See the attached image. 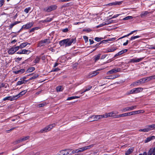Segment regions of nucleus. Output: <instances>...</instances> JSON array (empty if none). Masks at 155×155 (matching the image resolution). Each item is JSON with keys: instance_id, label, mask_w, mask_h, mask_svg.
I'll return each mask as SVG.
<instances>
[{"instance_id": "nucleus-1", "label": "nucleus", "mask_w": 155, "mask_h": 155, "mask_svg": "<svg viewBox=\"0 0 155 155\" xmlns=\"http://www.w3.org/2000/svg\"><path fill=\"white\" fill-rule=\"evenodd\" d=\"M143 90V88L141 87H137L132 89L131 90L127 92V94H137L139 92H141Z\"/></svg>"}, {"instance_id": "nucleus-2", "label": "nucleus", "mask_w": 155, "mask_h": 155, "mask_svg": "<svg viewBox=\"0 0 155 155\" xmlns=\"http://www.w3.org/2000/svg\"><path fill=\"white\" fill-rule=\"evenodd\" d=\"M55 126V124L49 125L45 127L41 130L40 132L41 133H45L48 131H49L54 127Z\"/></svg>"}, {"instance_id": "nucleus-3", "label": "nucleus", "mask_w": 155, "mask_h": 155, "mask_svg": "<svg viewBox=\"0 0 155 155\" xmlns=\"http://www.w3.org/2000/svg\"><path fill=\"white\" fill-rule=\"evenodd\" d=\"M118 112H109L108 113H106L105 114H103L104 115V117L105 118H107V117H113L115 118V116H116V114H118Z\"/></svg>"}, {"instance_id": "nucleus-4", "label": "nucleus", "mask_w": 155, "mask_h": 155, "mask_svg": "<svg viewBox=\"0 0 155 155\" xmlns=\"http://www.w3.org/2000/svg\"><path fill=\"white\" fill-rule=\"evenodd\" d=\"M57 6L56 5H53L44 8V10L46 12H50L56 9L57 8Z\"/></svg>"}, {"instance_id": "nucleus-5", "label": "nucleus", "mask_w": 155, "mask_h": 155, "mask_svg": "<svg viewBox=\"0 0 155 155\" xmlns=\"http://www.w3.org/2000/svg\"><path fill=\"white\" fill-rule=\"evenodd\" d=\"M67 41L66 43L65 44V47H68L70 46L72 43H75L76 42L75 38H72V39H66Z\"/></svg>"}, {"instance_id": "nucleus-6", "label": "nucleus", "mask_w": 155, "mask_h": 155, "mask_svg": "<svg viewBox=\"0 0 155 155\" xmlns=\"http://www.w3.org/2000/svg\"><path fill=\"white\" fill-rule=\"evenodd\" d=\"M121 71L120 68H115L110 71H108L107 73V75H109L114 73H115L117 72H120Z\"/></svg>"}, {"instance_id": "nucleus-7", "label": "nucleus", "mask_w": 155, "mask_h": 155, "mask_svg": "<svg viewBox=\"0 0 155 155\" xmlns=\"http://www.w3.org/2000/svg\"><path fill=\"white\" fill-rule=\"evenodd\" d=\"M137 107V106H134L130 107H127L124 108L121 111L123 112H125L127 111L131 110L136 109Z\"/></svg>"}, {"instance_id": "nucleus-8", "label": "nucleus", "mask_w": 155, "mask_h": 155, "mask_svg": "<svg viewBox=\"0 0 155 155\" xmlns=\"http://www.w3.org/2000/svg\"><path fill=\"white\" fill-rule=\"evenodd\" d=\"M31 52V51L26 49H22L17 52V54H28Z\"/></svg>"}, {"instance_id": "nucleus-9", "label": "nucleus", "mask_w": 155, "mask_h": 155, "mask_svg": "<svg viewBox=\"0 0 155 155\" xmlns=\"http://www.w3.org/2000/svg\"><path fill=\"white\" fill-rule=\"evenodd\" d=\"M33 25V23L32 22H29L26 25H24L22 28H24L25 29H28L29 28H31Z\"/></svg>"}, {"instance_id": "nucleus-10", "label": "nucleus", "mask_w": 155, "mask_h": 155, "mask_svg": "<svg viewBox=\"0 0 155 155\" xmlns=\"http://www.w3.org/2000/svg\"><path fill=\"white\" fill-rule=\"evenodd\" d=\"M143 58H135L130 59V62L132 63H137L141 61L143 59Z\"/></svg>"}, {"instance_id": "nucleus-11", "label": "nucleus", "mask_w": 155, "mask_h": 155, "mask_svg": "<svg viewBox=\"0 0 155 155\" xmlns=\"http://www.w3.org/2000/svg\"><path fill=\"white\" fill-rule=\"evenodd\" d=\"M145 83L144 78L140 79L137 81L136 82L134 83V85H137L138 84H141Z\"/></svg>"}, {"instance_id": "nucleus-12", "label": "nucleus", "mask_w": 155, "mask_h": 155, "mask_svg": "<svg viewBox=\"0 0 155 155\" xmlns=\"http://www.w3.org/2000/svg\"><path fill=\"white\" fill-rule=\"evenodd\" d=\"M99 72H97V71H94L92 72V73L90 74H89L87 76V78H91L92 77H94L97 74H99Z\"/></svg>"}, {"instance_id": "nucleus-13", "label": "nucleus", "mask_w": 155, "mask_h": 155, "mask_svg": "<svg viewBox=\"0 0 155 155\" xmlns=\"http://www.w3.org/2000/svg\"><path fill=\"white\" fill-rule=\"evenodd\" d=\"M51 43L50 40L49 39H46L43 40L41 41L39 43L40 45L45 43L46 44H49Z\"/></svg>"}, {"instance_id": "nucleus-14", "label": "nucleus", "mask_w": 155, "mask_h": 155, "mask_svg": "<svg viewBox=\"0 0 155 155\" xmlns=\"http://www.w3.org/2000/svg\"><path fill=\"white\" fill-rule=\"evenodd\" d=\"M155 78V75L151 76L146 78H144L145 83L147 82L150 80Z\"/></svg>"}, {"instance_id": "nucleus-15", "label": "nucleus", "mask_w": 155, "mask_h": 155, "mask_svg": "<svg viewBox=\"0 0 155 155\" xmlns=\"http://www.w3.org/2000/svg\"><path fill=\"white\" fill-rule=\"evenodd\" d=\"M119 75H113L109 76H107L105 78L108 79H113L119 77Z\"/></svg>"}, {"instance_id": "nucleus-16", "label": "nucleus", "mask_w": 155, "mask_h": 155, "mask_svg": "<svg viewBox=\"0 0 155 155\" xmlns=\"http://www.w3.org/2000/svg\"><path fill=\"white\" fill-rule=\"evenodd\" d=\"M20 22L21 21H15L13 23H11L8 26L9 29V30L11 29L15 25L19 23H20Z\"/></svg>"}, {"instance_id": "nucleus-17", "label": "nucleus", "mask_w": 155, "mask_h": 155, "mask_svg": "<svg viewBox=\"0 0 155 155\" xmlns=\"http://www.w3.org/2000/svg\"><path fill=\"white\" fill-rule=\"evenodd\" d=\"M8 53L10 54H13L15 52V49L14 48V47H12L10 48L8 51Z\"/></svg>"}, {"instance_id": "nucleus-18", "label": "nucleus", "mask_w": 155, "mask_h": 155, "mask_svg": "<svg viewBox=\"0 0 155 155\" xmlns=\"http://www.w3.org/2000/svg\"><path fill=\"white\" fill-rule=\"evenodd\" d=\"M129 114H128V113H127L118 115H116V116H115V118H117L121 117H125L128 116V115H129Z\"/></svg>"}, {"instance_id": "nucleus-19", "label": "nucleus", "mask_w": 155, "mask_h": 155, "mask_svg": "<svg viewBox=\"0 0 155 155\" xmlns=\"http://www.w3.org/2000/svg\"><path fill=\"white\" fill-rule=\"evenodd\" d=\"M25 70L24 69H21L19 70L14 71L13 72L15 74H21L25 71Z\"/></svg>"}, {"instance_id": "nucleus-20", "label": "nucleus", "mask_w": 155, "mask_h": 155, "mask_svg": "<svg viewBox=\"0 0 155 155\" xmlns=\"http://www.w3.org/2000/svg\"><path fill=\"white\" fill-rule=\"evenodd\" d=\"M121 2H116L109 3L108 5L109 6L116 5H120L121 4Z\"/></svg>"}, {"instance_id": "nucleus-21", "label": "nucleus", "mask_w": 155, "mask_h": 155, "mask_svg": "<svg viewBox=\"0 0 155 155\" xmlns=\"http://www.w3.org/2000/svg\"><path fill=\"white\" fill-rule=\"evenodd\" d=\"M27 92V91L25 90L21 92L19 94L16 95V96L18 97H19L22 96L25 94Z\"/></svg>"}, {"instance_id": "nucleus-22", "label": "nucleus", "mask_w": 155, "mask_h": 155, "mask_svg": "<svg viewBox=\"0 0 155 155\" xmlns=\"http://www.w3.org/2000/svg\"><path fill=\"white\" fill-rule=\"evenodd\" d=\"M67 41L66 39H64L60 41L59 42V44L60 46H62L64 45H65V44L66 43Z\"/></svg>"}, {"instance_id": "nucleus-23", "label": "nucleus", "mask_w": 155, "mask_h": 155, "mask_svg": "<svg viewBox=\"0 0 155 155\" xmlns=\"http://www.w3.org/2000/svg\"><path fill=\"white\" fill-rule=\"evenodd\" d=\"M133 151V149L132 148H130L125 152V155H128L132 153Z\"/></svg>"}, {"instance_id": "nucleus-24", "label": "nucleus", "mask_w": 155, "mask_h": 155, "mask_svg": "<svg viewBox=\"0 0 155 155\" xmlns=\"http://www.w3.org/2000/svg\"><path fill=\"white\" fill-rule=\"evenodd\" d=\"M27 82V80H23L21 81H19L17 82V85H20L23 84H25Z\"/></svg>"}, {"instance_id": "nucleus-25", "label": "nucleus", "mask_w": 155, "mask_h": 155, "mask_svg": "<svg viewBox=\"0 0 155 155\" xmlns=\"http://www.w3.org/2000/svg\"><path fill=\"white\" fill-rule=\"evenodd\" d=\"M90 118H91L92 119V120L91 121L97 120V115H92V116H90L89 117V119Z\"/></svg>"}, {"instance_id": "nucleus-26", "label": "nucleus", "mask_w": 155, "mask_h": 155, "mask_svg": "<svg viewBox=\"0 0 155 155\" xmlns=\"http://www.w3.org/2000/svg\"><path fill=\"white\" fill-rule=\"evenodd\" d=\"M150 13V12L147 11H144L142 12L140 15V16L141 18H143V17L147 15V14Z\"/></svg>"}, {"instance_id": "nucleus-27", "label": "nucleus", "mask_w": 155, "mask_h": 155, "mask_svg": "<svg viewBox=\"0 0 155 155\" xmlns=\"http://www.w3.org/2000/svg\"><path fill=\"white\" fill-rule=\"evenodd\" d=\"M28 45H30V44L27 42H24L21 43L20 45V48H22L25 47Z\"/></svg>"}, {"instance_id": "nucleus-28", "label": "nucleus", "mask_w": 155, "mask_h": 155, "mask_svg": "<svg viewBox=\"0 0 155 155\" xmlns=\"http://www.w3.org/2000/svg\"><path fill=\"white\" fill-rule=\"evenodd\" d=\"M56 89L57 91L58 92L62 91L63 89V88L62 86H59L57 87Z\"/></svg>"}, {"instance_id": "nucleus-29", "label": "nucleus", "mask_w": 155, "mask_h": 155, "mask_svg": "<svg viewBox=\"0 0 155 155\" xmlns=\"http://www.w3.org/2000/svg\"><path fill=\"white\" fill-rule=\"evenodd\" d=\"M155 136H151V137H147L146 140H144V142L145 143H147L150 140H152L153 139V137H154Z\"/></svg>"}, {"instance_id": "nucleus-30", "label": "nucleus", "mask_w": 155, "mask_h": 155, "mask_svg": "<svg viewBox=\"0 0 155 155\" xmlns=\"http://www.w3.org/2000/svg\"><path fill=\"white\" fill-rule=\"evenodd\" d=\"M29 138V136H26L25 137L21 138L20 140H18V142H21L25 140H26L28 139Z\"/></svg>"}, {"instance_id": "nucleus-31", "label": "nucleus", "mask_w": 155, "mask_h": 155, "mask_svg": "<svg viewBox=\"0 0 155 155\" xmlns=\"http://www.w3.org/2000/svg\"><path fill=\"white\" fill-rule=\"evenodd\" d=\"M79 98V97H78V96H72V97H68L67 98V100H73V99H76V98Z\"/></svg>"}, {"instance_id": "nucleus-32", "label": "nucleus", "mask_w": 155, "mask_h": 155, "mask_svg": "<svg viewBox=\"0 0 155 155\" xmlns=\"http://www.w3.org/2000/svg\"><path fill=\"white\" fill-rule=\"evenodd\" d=\"M40 59V57L37 56L35 60L33 61L34 63H37L39 62Z\"/></svg>"}, {"instance_id": "nucleus-33", "label": "nucleus", "mask_w": 155, "mask_h": 155, "mask_svg": "<svg viewBox=\"0 0 155 155\" xmlns=\"http://www.w3.org/2000/svg\"><path fill=\"white\" fill-rule=\"evenodd\" d=\"M116 48H108L107 51V52H113L114 51L116 50Z\"/></svg>"}, {"instance_id": "nucleus-34", "label": "nucleus", "mask_w": 155, "mask_h": 155, "mask_svg": "<svg viewBox=\"0 0 155 155\" xmlns=\"http://www.w3.org/2000/svg\"><path fill=\"white\" fill-rule=\"evenodd\" d=\"M109 24V23H103L102 24H100V25H97V28H99L101 27H102L104 25H107Z\"/></svg>"}, {"instance_id": "nucleus-35", "label": "nucleus", "mask_w": 155, "mask_h": 155, "mask_svg": "<svg viewBox=\"0 0 155 155\" xmlns=\"http://www.w3.org/2000/svg\"><path fill=\"white\" fill-rule=\"evenodd\" d=\"M18 98L17 96H16V95L15 96H14L13 97L10 96V100L11 101H14Z\"/></svg>"}, {"instance_id": "nucleus-36", "label": "nucleus", "mask_w": 155, "mask_h": 155, "mask_svg": "<svg viewBox=\"0 0 155 155\" xmlns=\"http://www.w3.org/2000/svg\"><path fill=\"white\" fill-rule=\"evenodd\" d=\"M127 51V49H125L121 50V51L118 52L119 54L120 55L123 54L126 52Z\"/></svg>"}, {"instance_id": "nucleus-37", "label": "nucleus", "mask_w": 155, "mask_h": 155, "mask_svg": "<svg viewBox=\"0 0 155 155\" xmlns=\"http://www.w3.org/2000/svg\"><path fill=\"white\" fill-rule=\"evenodd\" d=\"M144 112V111L143 110H138L134 111V112L136 114H139L141 113H143Z\"/></svg>"}, {"instance_id": "nucleus-38", "label": "nucleus", "mask_w": 155, "mask_h": 155, "mask_svg": "<svg viewBox=\"0 0 155 155\" xmlns=\"http://www.w3.org/2000/svg\"><path fill=\"white\" fill-rule=\"evenodd\" d=\"M78 149V151L79 152H83V151L86 150L85 147L81 148Z\"/></svg>"}, {"instance_id": "nucleus-39", "label": "nucleus", "mask_w": 155, "mask_h": 155, "mask_svg": "<svg viewBox=\"0 0 155 155\" xmlns=\"http://www.w3.org/2000/svg\"><path fill=\"white\" fill-rule=\"evenodd\" d=\"M53 19L51 18H47L46 19L44 20V22H49L52 20Z\"/></svg>"}, {"instance_id": "nucleus-40", "label": "nucleus", "mask_w": 155, "mask_h": 155, "mask_svg": "<svg viewBox=\"0 0 155 155\" xmlns=\"http://www.w3.org/2000/svg\"><path fill=\"white\" fill-rule=\"evenodd\" d=\"M97 120H98L99 119L104 118V115H97Z\"/></svg>"}, {"instance_id": "nucleus-41", "label": "nucleus", "mask_w": 155, "mask_h": 155, "mask_svg": "<svg viewBox=\"0 0 155 155\" xmlns=\"http://www.w3.org/2000/svg\"><path fill=\"white\" fill-rule=\"evenodd\" d=\"M140 37V36L139 35L135 36H134L131 37L130 38V40H133L136 38H138Z\"/></svg>"}, {"instance_id": "nucleus-42", "label": "nucleus", "mask_w": 155, "mask_h": 155, "mask_svg": "<svg viewBox=\"0 0 155 155\" xmlns=\"http://www.w3.org/2000/svg\"><path fill=\"white\" fill-rule=\"evenodd\" d=\"M92 88V86H89L86 87V89L83 92H85L87 91L90 90Z\"/></svg>"}, {"instance_id": "nucleus-43", "label": "nucleus", "mask_w": 155, "mask_h": 155, "mask_svg": "<svg viewBox=\"0 0 155 155\" xmlns=\"http://www.w3.org/2000/svg\"><path fill=\"white\" fill-rule=\"evenodd\" d=\"M31 9V8L30 7H29L28 8H26L24 10V12L26 13H28L29 11Z\"/></svg>"}, {"instance_id": "nucleus-44", "label": "nucleus", "mask_w": 155, "mask_h": 155, "mask_svg": "<svg viewBox=\"0 0 155 155\" xmlns=\"http://www.w3.org/2000/svg\"><path fill=\"white\" fill-rule=\"evenodd\" d=\"M38 75H35L34 76H32L31 78H29V79L28 80H27V81H30V80H32V79H35L37 77H38Z\"/></svg>"}, {"instance_id": "nucleus-45", "label": "nucleus", "mask_w": 155, "mask_h": 155, "mask_svg": "<svg viewBox=\"0 0 155 155\" xmlns=\"http://www.w3.org/2000/svg\"><path fill=\"white\" fill-rule=\"evenodd\" d=\"M132 18L133 17L132 16H128L124 18L123 19V20H125L128 19H132Z\"/></svg>"}, {"instance_id": "nucleus-46", "label": "nucleus", "mask_w": 155, "mask_h": 155, "mask_svg": "<svg viewBox=\"0 0 155 155\" xmlns=\"http://www.w3.org/2000/svg\"><path fill=\"white\" fill-rule=\"evenodd\" d=\"M35 70V68L34 67H31L28 69V71L30 72L33 71Z\"/></svg>"}, {"instance_id": "nucleus-47", "label": "nucleus", "mask_w": 155, "mask_h": 155, "mask_svg": "<svg viewBox=\"0 0 155 155\" xmlns=\"http://www.w3.org/2000/svg\"><path fill=\"white\" fill-rule=\"evenodd\" d=\"M94 144H92L90 145L89 146H85L86 150H87V149H90L91 148H92L94 146Z\"/></svg>"}, {"instance_id": "nucleus-48", "label": "nucleus", "mask_w": 155, "mask_h": 155, "mask_svg": "<svg viewBox=\"0 0 155 155\" xmlns=\"http://www.w3.org/2000/svg\"><path fill=\"white\" fill-rule=\"evenodd\" d=\"M100 54H98L94 58L95 61H98L100 58Z\"/></svg>"}, {"instance_id": "nucleus-49", "label": "nucleus", "mask_w": 155, "mask_h": 155, "mask_svg": "<svg viewBox=\"0 0 155 155\" xmlns=\"http://www.w3.org/2000/svg\"><path fill=\"white\" fill-rule=\"evenodd\" d=\"M46 104L45 102H43L41 104H38V106L39 107H42L44 106H45Z\"/></svg>"}, {"instance_id": "nucleus-50", "label": "nucleus", "mask_w": 155, "mask_h": 155, "mask_svg": "<svg viewBox=\"0 0 155 155\" xmlns=\"http://www.w3.org/2000/svg\"><path fill=\"white\" fill-rule=\"evenodd\" d=\"M122 15V14H117L114 15L112 18H109V19H112V18H116L117 17L119 16L120 15Z\"/></svg>"}, {"instance_id": "nucleus-51", "label": "nucleus", "mask_w": 155, "mask_h": 155, "mask_svg": "<svg viewBox=\"0 0 155 155\" xmlns=\"http://www.w3.org/2000/svg\"><path fill=\"white\" fill-rule=\"evenodd\" d=\"M38 29V28L37 27L33 28H32V29H31L30 30L29 32H34V31L35 30H37Z\"/></svg>"}, {"instance_id": "nucleus-52", "label": "nucleus", "mask_w": 155, "mask_h": 155, "mask_svg": "<svg viewBox=\"0 0 155 155\" xmlns=\"http://www.w3.org/2000/svg\"><path fill=\"white\" fill-rule=\"evenodd\" d=\"M152 154H153V149H150L148 152V155H151Z\"/></svg>"}, {"instance_id": "nucleus-53", "label": "nucleus", "mask_w": 155, "mask_h": 155, "mask_svg": "<svg viewBox=\"0 0 155 155\" xmlns=\"http://www.w3.org/2000/svg\"><path fill=\"white\" fill-rule=\"evenodd\" d=\"M145 128L146 129L147 132L151 130L150 125L146 126L145 127Z\"/></svg>"}, {"instance_id": "nucleus-54", "label": "nucleus", "mask_w": 155, "mask_h": 155, "mask_svg": "<svg viewBox=\"0 0 155 155\" xmlns=\"http://www.w3.org/2000/svg\"><path fill=\"white\" fill-rule=\"evenodd\" d=\"M101 39L102 38H100L99 37H96L94 38V40L97 42L100 41Z\"/></svg>"}, {"instance_id": "nucleus-55", "label": "nucleus", "mask_w": 155, "mask_h": 155, "mask_svg": "<svg viewBox=\"0 0 155 155\" xmlns=\"http://www.w3.org/2000/svg\"><path fill=\"white\" fill-rule=\"evenodd\" d=\"M139 131H142L145 132H147V131L145 128L144 129H140V130H139Z\"/></svg>"}, {"instance_id": "nucleus-56", "label": "nucleus", "mask_w": 155, "mask_h": 155, "mask_svg": "<svg viewBox=\"0 0 155 155\" xmlns=\"http://www.w3.org/2000/svg\"><path fill=\"white\" fill-rule=\"evenodd\" d=\"M72 153H79L78 149H75L73 150L72 151Z\"/></svg>"}, {"instance_id": "nucleus-57", "label": "nucleus", "mask_w": 155, "mask_h": 155, "mask_svg": "<svg viewBox=\"0 0 155 155\" xmlns=\"http://www.w3.org/2000/svg\"><path fill=\"white\" fill-rule=\"evenodd\" d=\"M128 113L129 114V115H128V116H130V115H134V114H136L134 112V111H133L131 112H128Z\"/></svg>"}, {"instance_id": "nucleus-58", "label": "nucleus", "mask_w": 155, "mask_h": 155, "mask_svg": "<svg viewBox=\"0 0 155 155\" xmlns=\"http://www.w3.org/2000/svg\"><path fill=\"white\" fill-rule=\"evenodd\" d=\"M15 50L16 51L18 50L19 48H20V45L19 46H18L15 47H14Z\"/></svg>"}, {"instance_id": "nucleus-59", "label": "nucleus", "mask_w": 155, "mask_h": 155, "mask_svg": "<svg viewBox=\"0 0 155 155\" xmlns=\"http://www.w3.org/2000/svg\"><path fill=\"white\" fill-rule=\"evenodd\" d=\"M10 96L7 97L3 99V100L4 101H6V100H10Z\"/></svg>"}, {"instance_id": "nucleus-60", "label": "nucleus", "mask_w": 155, "mask_h": 155, "mask_svg": "<svg viewBox=\"0 0 155 155\" xmlns=\"http://www.w3.org/2000/svg\"><path fill=\"white\" fill-rule=\"evenodd\" d=\"M151 130L155 129V124L150 125Z\"/></svg>"}, {"instance_id": "nucleus-61", "label": "nucleus", "mask_w": 155, "mask_h": 155, "mask_svg": "<svg viewBox=\"0 0 155 155\" xmlns=\"http://www.w3.org/2000/svg\"><path fill=\"white\" fill-rule=\"evenodd\" d=\"M60 70L59 68H56L55 69H53L51 71H58Z\"/></svg>"}, {"instance_id": "nucleus-62", "label": "nucleus", "mask_w": 155, "mask_h": 155, "mask_svg": "<svg viewBox=\"0 0 155 155\" xmlns=\"http://www.w3.org/2000/svg\"><path fill=\"white\" fill-rule=\"evenodd\" d=\"M15 128V127H12L9 130H6V131L7 133H9L10 131L12 130Z\"/></svg>"}, {"instance_id": "nucleus-63", "label": "nucleus", "mask_w": 155, "mask_h": 155, "mask_svg": "<svg viewBox=\"0 0 155 155\" xmlns=\"http://www.w3.org/2000/svg\"><path fill=\"white\" fill-rule=\"evenodd\" d=\"M62 31L63 32H66L68 31V29L67 28H66L64 29H63L62 30Z\"/></svg>"}, {"instance_id": "nucleus-64", "label": "nucleus", "mask_w": 155, "mask_h": 155, "mask_svg": "<svg viewBox=\"0 0 155 155\" xmlns=\"http://www.w3.org/2000/svg\"><path fill=\"white\" fill-rule=\"evenodd\" d=\"M4 4V0H1L0 1V6H2Z\"/></svg>"}]
</instances>
